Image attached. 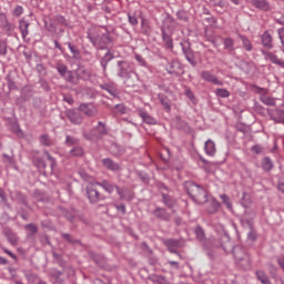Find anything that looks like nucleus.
Here are the masks:
<instances>
[{"mask_svg":"<svg viewBox=\"0 0 284 284\" xmlns=\"http://www.w3.org/2000/svg\"><path fill=\"white\" fill-rule=\"evenodd\" d=\"M54 21L58 23V24H62V26H68V20L62 17V16H58L54 18Z\"/></svg>","mask_w":284,"mask_h":284,"instance_id":"c756f323","label":"nucleus"},{"mask_svg":"<svg viewBox=\"0 0 284 284\" xmlns=\"http://www.w3.org/2000/svg\"><path fill=\"white\" fill-rule=\"evenodd\" d=\"M16 284H22V282H20V281H16Z\"/></svg>","mask_w":284,"mask_h":284,"instance_id":"0e129e2a","label":"nucleus"},{"mask_svg":"<svg viewBox=\"0 0 284 284\" xmlns=\"http://www.w3.org/2000/svg\"><path fill=\"white\" fill-rule=\"evenodd\" d=\"M164 203L169 206L172 207L174 204V201L170 199L169 196H164Z\"/></svg>","mask_w":284,"mask_h":284,"instance_id":"37998d69","label":"nucleus"},{"mask_svg":"<svg viewBox=\"0 0 284 284\" xmlns=\"http://www.w3.org/2000/svg\"><path fill=\"white\" fill-rule=\"evenodd\" d=\"M7 254L11 257H14V254H12L11 252H7Z\"/></svg>","mask_w":284,"mask_h":284,"instance_id":"052dcab7","label":"nucleus"},{"mask_svg":"<svg viewBox=\"0 0 284 284\" xmlns=\"http://www.w3.org/2000/svg\"><path fill=\"white\" fill-rule=\"evenodd\" d=\"M221 199H222V203H223L224 205H226V207H227L229 210H232L233 204H232V202L230 201L229 196H227L226 194H222V195H221Z\"/></svg>","mask_w":284,"mask_h":284,"instance_id":"a878e982","label":"nucleus"},{"mask_svg":"<svg viewBox=\"0 0 284 284\" xmlns=\"http://www.w3.org/2000/svg\"><path fill=\"white\" fill-rule=\"evenodd\" d=\"M164 243L165 246L169 247V251L172 253H176V248L181 247L179 240L168 239L164 241Z\"/></svg>","mask_w":284,"mask_h":284,"instance_id":"9d476101","label":"nucleus"},{"mask_svg":"<svg viewBox=\"0 0 284 284\" xmlns=\"http://www.w3.org/2000/svg\"><path fill=\"white\" fill-rule=\"evenodd\" d=\"M55 48L60 49V45L58 43H55Z\"/></svg>","mask_w":284,"mask_h":284,"instance_id":"774afa93","label":"nucleus"},{"mask_svg":"<svg viewBox=\"0 0 284 284\" xmlns=\"http://www.w3.org/2000/svg\"><path fill=\"white\" fill-rule=\"evenodd\" d=\"M154 215L161 219H168L165 215V210L164 209H158L154 211Z\"/></svg>","mask_w":284,"mask_h":284,"instance_id":"c85d7f7f","label":"nucleus"},{"mask_svg":"<svg viewBox=\"0 0 284 284\" xmlns=\"http://www.w3.org/2000/svg\"><path fill=\"white\" fill-rule=\"evenodd\" d=\"M204 149L209 156H214L216 153V145H215V142L212 140L206 141Z\"/></svg>","mask_w":284,"mask_h":284,"instance_id":"f8f14e48","label":"nucleus"},{"mask_svg":"<svg viewBox=\"0 0 284 284\" xmlns=\"http://www.w3.org/2000/svg\"><path fill=\"white\" fill-rule=\"evenodd\" d=\"M29 22L26 20H20L19 22V28L22 34V38L26 40L27 37L29 36Z\"/></svg>","mask_w":284,"mask_h":284,"instance_id":"ddd939ff","label":"nucleus"},{"mask_svg":"<svg viewBox=\"0 0 284 284\" xmlns=\"http://www.w3.org/2000/svg\"><path fill=\"white\" fill-rule=\"evenodd\" d=\"M97 186H101L100 183H92L87 186V195L91 203H98L100 200V193Z\"/></svg>","mask_w":284,"mask_h":284,"instance_id":"f03ea898","label":"nucleus"},{"mask_svg":"<svg viewBox=\"0 0 284 284\" xmlns=\"http://www.w3.org/2000/svg\"><path fill=\"white\" fill-rule=\"evenodd\" d=\"M65 81L70 83H77L78 79L74 75V72L72 71H67V74L64 75Z\"/></svg>","mask_w":284,"mask_h":284,"instance_id":"412c9836","label":"nucleus"},{"mask_svg":"<svg viewBox=\"0 0 284 284\" xmlns=\"http://www.w3.org/2000/svg\"><path fill=\"white\" fill-rule=\"evenodd\" d=\"M278 36H280V39L282 41V44L284 47V28L280 29L278 30Z\"/></svg>","mask_w":284,"mask_h":284,"instance_id":"49530a36","label":"nucleus"},{"mask_svg":"<svg viewBox=\"0 0 284 284\" xmlns=\"http://www.w3.org/2000/svg\"><path fill=\"white\" fill-rule=\"evenodd\" d=\"M220 207H221V204L217 201L213 200V201L210 202V205L207 207V212L211 213V214L216 213V212H219Z\"/></svg>","mask_w":284,"mask_h":284,"instance_id":"f3484780","label":"nucleus"},{"mask_svg":"<svg viewBox=\"0 0 284 284\" xmlns=\"http://www.w3.org/2000/svg\"><path fill=\"white\" fill-rule=\"evenodd\" d=\"M251 151L255 154H260L263 152V148L261 145H254L253 148H251Z\"/></svg>","mask_w":284,"mask_h":284,"instance_id":"58836bf2","label":"nucleus"},{"mask_svg":"<svg viewBox=\"0 0 284 284\" xmlns=\"http://www.w3.org/2000/svg\"><path fill=\"white\" fill-rule=\"evenodd\" d=\"M2 27H3V29H4L6 31H12V30H14V27H13L10 22H8L7 20H4V23L2 24Z\"/></svg>","mask_w":284,"mask_h":284,"instance_id":"c9c22d12","label":"nucleus"},{"mask_svg":"<svg viewBox=\"0 0 284 284\" xmlns=\"http://www.w3.org/2000/svg\"><path fill=\"white\" fill-rule=\"evenodd\" d=\"M251 4L254 7V8H257V9H261V10H264L265 12L267 10H270V3L266 1V0H252L251 1Z\"/></svg>","mask_w":284,"mask_h":284,"instance_id":"9b49d317","label":"nucleus"},{"mask_svg":"<svg viewBox=\"0 0 284 284\" xmlns=\"http://www.w3.org/2000/svg\"><path fill=\"white\" fill-rule=\"evenodd\" d=\"M169 265L175 266V268H179V267H180L179 262H175V261H169Z\"/></svg>","mask_w":284,"mask_h":284,"instance_id":"09e8293b","label":"nucleus"},{"mask_svg":"<svg viewBox=\"0 0 284 284\" xmlns=\"http://www.w3.org/2000/svg\"><path fill=\"white\" fill-rule=\"evenodd\" d=\"M163 41L165 42L168 49L173 48L172 38L166 36L165 33L163 34Z\"/></svg>","mask_w":284,"mask_h":284,"instance_id":"bb28decb","label":"nucleus"},{"mask_svg":"<svg viewBox=\"0 0 284 284\" xmlns=\"http://www.w3.org/2000/svg\"><path fill=\"white\" fill-rule=\"evenodd\" d=\"M121 109H122V111H121V112H122V113H124V106H121Z\"/></svg>","mask_w":284,"mask_h":284,"instance_id":"69168bd1","label":"nucleus"},{"mask_svg":"<svg viewBox=\"0 0 284 284\" xmlns=\"http://www.w3.org/2000/svg\"><path fill=\"white\" fill-rule=\"evenodd\" d=\"M201 77L204 79V81H206V82H211V83H213V84H215V85H223V82L222 81H220L215 75H213V73L212 72H210V71H203L202 73H201Z\"/></svg>","mask_w":284,"mask_h":284,"instance_id":"0eeeda50","label":"nucleus"},{"mask_svg":"<svg viewBox=\"0 0 284 284\" xmlns=\"http://www.w3.org/2000/svg\"><path fill=\"white\" fill-rule=\"evenodd\" d=\"M169 74L173 75H181L183 74V69L181 67V63L178 61L170 62L166 68Z\"/></svg>","mask_w":284,"mask_h":284,"instance_id":"423d86ee","label":"nucleus"},{"mask_svg":"<svg viewBox=\"0 0 284 284\" xmlns=\"http://www.w3.org/2000/svg\"><path fill=\"white\" fill-rule=\"evenodd\" d=\"M181 14H182V12L179 11V12H178V17H179L180 19H183Z\"/></svg>","mask_w":284,"mask_h":284,"instance_id":"bf43d9fd","label":"nucleus"},{"mask_svg":"<svg viewBox=\"0 0 284 284\" xmlns=\"http://www.w3.org/2000/svg\"><path fill=\"white\" fill-rule=\"evenodd\" d=\"M247 197V194H244V199H243V205L245 206V207H247L248 206V204L245 202V199Z\"/></svg>","mask_w":284,"mask_h":284,"instance_id":"6e6d98bb","label":"nucleus"},{"mask_svg":"<svg viewBox=\"0 0 284 284\" xmlns=\"http://www.w3.org/2000/svg\"><path fill=\"white\" fill-rule=\"evenodd\" d=\"M40 143L47 146H51L52 145V140L49 138L48 134H42L40 136Z\"/></svg>","mask_w":284,"mask_h":284,"instance_id":"5701e85b","label":"nucleus"},{"mask_svg":"<svg viewBox=\"0 0 284 284\" xmlns=\"http://www.w3.org/2000/svg\"><path fill=\"white\" fill-rule=\"evenodd\" d=\"M232 3H234L235 6H239L240 4V0H231Z\"/></svg>","mask_w":284,"mask_h":284,"instance_id":"4d7b16f0","label":"nucleus"},{"mask_svg":"<svg viewBox=\"0 0 284 284\" xmlns=\"http://www.w3.org/2000/svg\"><path fill=\"white\" fill-rule=\"evenodd\" d=\"M256 276L262 284H270V278L265 275L263 271H257Z\"/></svg>","mask_w":284,"mask_h":284,"instance_id":"aec40b11","label":"nucleus"},{"mask_svg":"<svg viewBox=\"0 0 284 284\" xmlns=\"http://www.w3.org/2000/svg\"><path fill=\"white\" fill-rule=\"evenodd\" d=\"M23 13V8L18 6L16 7V9L13 10V16L16 17H20Z\"/></svg>","mask_w":284,"mask_h":284,"instance_id":"4c0bfd02","label":"nucleus"},{"mask_svg":"<svg viewBox=\"0 0 284 284\" xmlns=\"http://www.w3.org/2000/svg\"><path fill=\"white\" fill-rule=\"evenodd\" d=\"M278 190L282 191V193L284 194V183L278 184Z\"/></svg>","mask_w":284,"mask_h":284,"instance_id":"864d4df0","label":"nucleus"},{"mask_svg":"<svg viewBox=\"0 0 284 284\" xmlns=\"http://www.w3.org/2000/svg\"><path fill=\"white\" fill-rule=\"evenodd\" d=\"M276 114L278 116L276 122L284 123V111H277Z\"/></svg>","mask_w":284,"mask_h":284,"instance_id":"ea45409f","label":"nucleus"},{"mask_svg":"<svg viewBox=\"0 0 284 284\" xmlns=\"http://www.w3.org/2000/svg\"><path fill=\"white\" fill-rule=\"evenodd\" d=\"M47 159L50 161L51 164V171H53V168L55 165L54 159L49 154V152H45Z\"/></svg>","mask_w":284,"mask_h":284,"instance_id":"a19ab883","label":"nucleus"},{"mask_svg":"<svg viewBox=\"0 0 284 284\" xmlns=\"http://www.w3.org/2000/svg\"><path fill=\"white\" fill-rule=\"evenodd\" d=\"M100 186L103 187L109 194H112V192H113L114 190H116V192H118V194L120 195V197H121V199H125V195H124V193H123V190H120L119 186L113 185V184H111L110 182L104 181V182H102V183L100 184Z\"/></svg>","mask_w":284,"mask_h":284,"instance_id":"39448f33","label":"nucleus"},{"mask_svg":"<svg viewBox=\"0 0 284 284\" xmlns=\"http://www.w3.org/2000/svg\"><path fill=\"white\" fill-rule=\"evenodd\" d=\"M89 39L92 41L94 47H98L99 44H106L110 41L109 36L105 33H101V31H99L98 36H93L92 33H90Z\"/></svg>","mask_w":284,"mask_h":284,"instance_id":"7ed1b4c3","label":"nucleus"},{"mask_svg":"<svg viewBox=\"0 0 284 284\" xmlns=\"http://www.w3.org/2000/svg\"><path fill=\"white\" fill-rule=\"evenodd\" d=\"M67 114H68L69 120L72 123H74L77 125H79L81 123V121H82L81 114L79 112L74 111V109H69Z\"/></svg>","mask_w":284,"mask_h":284,"instance_id":"1a4fd4ad","label":"nucleus"},{"mask_svg":"<svg viewBox=\"0 0 284 284\" xmlns=\"http://www.w3.org/2000/svg\"><path fill=\"white\" fill-rule=\"evenodd\" d=\"M136 59H138V61H141V58L139 55H136Z\"/></svg>","mask_w":284,"mask_h":284,"instance_id":"338daca9","label":"nucleus"},{"mask_svg":"<svg viewBox=\"0 0 284 284\" xmlns=\"http://www.w3.org/2000/svg\"><path fill=\"white\" fill-rule=\"evenodd\" d=\"M262 168L265 171H272V169H273L272 160L270 158H264L262 160Z\"/></svg>","mask_w":284,"mask_h":284,"instance_id":"6ab92c4d","label":"nucleus"},{"mask_svg":"<svg viewBox=\"0 0 284 284\" xmlns=\"http://www.w3.org/2000/svg\"><path fill=\"white\" fill-rule=\"evenodd\" d=\"M140 115H141L142 120H143L145 123H148L149 125H155V123H156L155 118L149 115V114L145 113V112H142Z\"/></svg>","mask_w":284,"mask_h":284,"instance_id":"a211bd4d","label":"nucleus"},{"mask_svg":"<svg viewBox=\"0 0 284 284\" xmlns=\"http://www.w3.org/2000/svg\"><path fill=\"white\" fill-rule=\"evenodd\" d=\"M102 163L104 168H106L108 170H111V171L120 170V165L116 163H113L111 159H104L102 160Z\"/></svg>","mask_w":284,"mask_h":284,"instance_id":"2eb2a0df","label":"nucleus"},{"mask_svg":"<svg viewBox=\"0 0 284 284\" xmlns=\"http://www.w3.org/2000/svg\"><path fill=\"white\" fill-rule=\"evenodd\" d=\"M57 70H58V72H59L63 78H65V74H67V72H68V68L64 67V64H58Z\"/></svg>","mask_w":284,"mask_h":284,"instance_id":"cd10ccee","label":"nucleus"},{"mask_svg":"<svg viewBox=\"0 0 284 284\" xmlns=\"http://www.w3.org/2000/svg\"><path fill=\"white\" fill-rule=\"evenodd\" d=\"M142 26H145V20L144 19H142Z\"/></svg>","mask_w":284,"mask_h":284,"instance_id":"e2e57ef3","label":"nucleus"},{"mask_svg":"<svg viewBox=\"0 0 284 284\" xmlns=\"http://www.w3.org/2000/svg\"><path fill=\"white\" fill-rule=\"evenodd\" d=\"M100 126H102V129H105V125H104V124H102V122H100Z\"/></svg>","mask_w":284,"mask_h":284,"instance_id":"680f3d73","label":"nucleus"},{"mask_svg":"<svg viewBox=\"0 0 284 284\" xmlns=\"http://www.w3.org/2000/svg\"><path fill=\"white\" fill-rule=\"evenodd\" d=\"M240 39L242 40L245 50L251 51L253 49L251 40L243 36H241Z\"/></svg>","mask_w":284,"mask_h":284,"instance_id":"4be33fe9","label":"nucleus"},{"mask_svg":"<svg viewBox=\"0 0 284 284\" xmlns=\"http://www.w3.org/2000/svg\"><path fill=\"white\" fill-rule=\"evenodd\" d=\"M265 58H266V60H271L272 63H274V64L284 65V62L282 60H280L277 58V55L273 54L272 52H266Z\"/></svg>","mask_w":284,"mask_h":284,"instance_id":"dca6fc26","label":"nucleus"},{"mask_svg":"<svg viewBox=\"0 0 284 284\" xmlns=\"http://www.w3.org/2000/svg\"><path fill=\"white\" fill-rule=\"evenodd\" d=\"M7 53V44L3 40H0V55H6Z\"/></svg>","mask_w":284,"mask_h":284,"instance_id":"72a5a7b5","label":"nucleus"},{"mask_svg":"<svg viewBox=\"0 0 284 284\" xmlns=\"http://www.w3.org/2000/svg\"><path fill=\"white\" fill-rule=\"evenodd\" d=\"M120 72L118 73L121 78H129L133 73V67L129 62H119Z\"/></svg>","mask_w":284,"mask_h":284,"instance_id":"20e7f679","label":"nucleus"},{"mask_svg":"<svg viewBox=\"0 0 284 284\" xmlns=\"http://www.w3.org/2000/svg\"><path fill=\"white\" fill-rule=\"evenodd\" d=\"M262 102L265 103L266 105H274L275 104V100L268 97H263L262 98Z\"/></svg>","mask_w":284,"mask_h":284,"instance_id":"473e14b6","label":"nucleus"},{"mask_svg":"<svg viewBox=\"0 0 284 284\" xmlns=\"http://www.w3.org/2000/svg\"><path fill=\"white\" fill-rule=\"evenodd\" d=\"M262 43L264 48L272 49V34L268 33V31H265V33L262 36Z\"/></svg>","mask_w":284,"mask_h":284,"instance_id":"4468645a","label":"nucleus"},{"mask_svg":"<svg viewBox=\"0 0 284 284\" xmlns=\"http://www.w3.org/2000/svg\"><path fill=\"white\" fill-rule=\"evenodd\" d=\"M18 136H22V132L20 130L17 131Z\"/></svg>","mask_w":284,"mask_h":284,"instance_id":"13d9d810","label":"nucleus"},{"mask_svg":"<svg viewBox=\"0 0 284 284\" xmlns=\"http://www.w3.org/2000/svg\"><path fill=\"white\" fill-rule=\"evenodd\" d=\"M10 243L14 246L18 242L17 237L9 239Z\"/></svg>","mask_w":284,"mask_h":284,"instance_id":"603ef678","label":"nucleus"},{"mask_svg":"<svg viewBox=\"0 0 284 284\" xmlns=\"http://www.w3.org/2000/svg\"><path fill=\"white\" fill-rule=\"evenodd\" d=\"M67 142H68V143H74V139H73V138H70V136L68 135Z\"/></svg>","mask_w":284,"mask_h":284,"instance_id":"5fc2aeb1","label":"nucleus"},{"mask_svg":"<svg viewBox=\"0 0 284 284\" xmlns=\"http://www.w3.org/2000/svg\"><path fill=\"white\" fill-rule=\"evenodd\" d=\"M34 164L40 171H43L45 169V163L41 159L34 160Z\"/></svg>","mask_w":284,"mask_h":284,"instance_id":"7c9ffc66","label":"nucleus"},{"mask_svg":"<svg viewBox=\"0 0 284 284\" xmlns=\"http://www.w3.org/2000/svg\"><path fill=\"white\" fill-rule=\"evenodd\" d=\"M277 264L282 270H284V255L277 256Z\"/></svg>","mask_w":284,"mask_h":284,"instance_id":"79ce46f5","label":"nucleus"},{"mask_svg":"<svg viewBox=\"0 0 284 284\" xmlns=\"http://www.w3.org/2000/svg\"><path fill=\"white\" fill-rule=\"evenodd\" d=\"M71 154L74 156H80L83 154V150L81 148H74L73 150H71Z\"/></svg>","mask_w":284,"mask_h":284,"instance_id":"f704fd0d","label":"nucleus"},{"mask_svg":"<svg viewBox=\"0 0 284 284\" xmlns=\"http://www.w3.org/2000/svg\"><path fill=\"white\" fill-rule=\"evenodd\" d=\"M161 103L163 104L165 110H168V111L171 110V104L169 102H165V100H161Z\"/></svg>","mask_w":284,"mask_h":284,"instance_id":"de8ad7c7","label":"nucleus"},{"mask_svg":"<svg viewBox=\"0 0 284 284\" xmlns=\"http://www.w3.org/2000/svg\"><path fill=\"white\" fill-rule=\"evenodd\" d=\"M186 190L189 195L194 200L195 203L203 205L207 203L209 195L207 192L203 189V186H200L195 183H187Z\"/></svg>","mask_w":284,"mask_h":284,"instance_id":"f257e3e1","label":"nucleus"},{"mask_svg":"<svg viewBox=\"0 0 284 284\" xmlns=\"http://www.w3.org/2000/svg\"><path fill=\"white\" fill-rule=\"evenodd\" d=\"M119 210H121L122 214L126 213L125 204H121V206H118Z\"/></svg>","mask_w":284,"mask_h":284,"instance_id":"8fccbe9b","label":"nucleus"},{"mask_svg":"<svg viewBox=\"0 0 284 284\" xmlns=\"http://www.w3.org/2000/svg\"><path fill=\"white\" fill-rule=\"evenodd\" d=\"M224 45H225V49H227L229 51H233L234 50V40L232 38L224 39Z\"/></svg>","mask_w":284,"mask_h":284,"instance_id":"b1692460","label":"nucleus"},{"mask_svg":"<svg viewBox=\"0 0 284 284\" xmlns=\"http://www.w3.org/2000/svg\"><path fill=\"white\" fill-rule=\"evenodd\" d=\"M129 22H130L132 26H138V23H139L138 18L134 17V16H129Z\"/></svg>","mask_w":284,"mask_h":284,"instance_id":"c03bdc74","label":"nucleus"},{"mask_svg":"<svg viewBox=\"0 0 284 284\" xmlns=\"http://www.w3.org/2000/svg\"><path fill=\"white\" fill-rule=\"evenodd\" d=\"M195 234H196V236H197L199 240H203L204 231H203L202 227H196Z\"/></svg>","mask_w":284,"mask_h":284,"instance_id":"e433bc0d","label":"nucleus"},{"mask_svg":"<svg viewBox=\"0 0 284 284\" xmlns=\"http://www.w3.org/2000/svg\"><path fill=\"white\" fill-rule=\"evenodd\" d=\"M185 95L190 99L193 103H195L196 99L192 90L185 89Z\"/></svg>","mask_w":284,"mask_h":284,"instance_id":"2f4dec72","label":"nucleus"},{"mask_svg":"<svg viewBox=\"0 0 284 284\" xmlns=\"http://www.w3.org/2000/svg\"><path fill=\"white\" fill-rule=\"evenodd\" d=\"M69 50L75 55V53H78V51L75 50V48L69 43Z\"/></svg>","mask_w":284,"mask_h":284,"instance_id":"3c124183","label":"nucleus"},{"mask_svg":"<svg viewBox=\"0 0 284 284\" xmlns=\"http://www.w3.org/2000/svg\"><path fill=\"white\" fill-rule=\"evenodd\" d=\"M215 94L222 97V99H227V97H230V91L226 89H217Z\"/></svg>","mask_w":284,"mask_h":284,"instance_id":"393cba45","label":"nucleus"},{"mask_svg":"<svg viewBox=\"0 0 284 284\" xmlns=\"http://www.w3.org/2000/svg\"><path fill=\"white\" fill-rule=\"evenodd\" d=\"M27 230H28L29 232H31V234L37 233V226H36V225H32V224L27 225Z\"/></svg>","mask_w":284,"mask_h":284,"instance_id":"a18cd8bd","label":"nucleus"},{"mask_svg":"<svg viewBox=\"0 0 284 284\" xmlns=\"http://www.w3.org/2000/svg\"><path fill=\"white\" fill-rule=\"evenodd\" d=\"M80 111H82L87 116H95L97 108L93 104H81L79 106Z\"/></svg>","mask_w":284,"mask_h":284,"instance_id":"6e6552de","label":"nucleus"}]
</instances>
